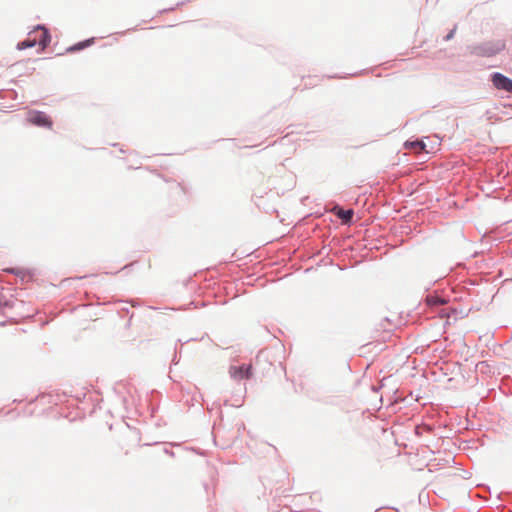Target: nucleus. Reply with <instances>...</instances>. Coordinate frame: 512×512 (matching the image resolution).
<instances>
[{
	"instance_id": "7",
	"label": "nucleus",
	"mask_w": 512,
	"mask_h": 512,
	"mask_svg": "<svg viewBox=\"0 0 512 512\" xmlns=\"http://www.w3.org/2000/svg\"><path fill=\"white\" fill-rule=\"evenodd\" d=\"M93 43V39H88V40H85L83 42H79L73 46H70L66 49V52H69V53H72V52H76V51H79V50H82L88 46H90L91 44Z\"/></svg>"
},
{
	"instance_id": "4",
	"label": "nucleus",
	"mask_w": 512,
	"mask_h": 512,
	"mask_svg": "<svg viewBox=\"0 0 512 512\" xmlns=\"http://www.w3.org/2000/svg\"><path fill=\"white\" fill-rule=\"evenodd\" d=\"M493 85L497 89L505 90L506 92L512 93V80L505 77L500 73H495L492 76Z\"/></svg>"
},
{
	"instance_id": "2",
	"label": "nucleus",
	"mask_w": 512,
	"mask_h": 512,
	"mask_svg": "<svg viewBox=\"0 0 512 512\" xmlns=\"http://www.w3.org/2000/svg\"><path fill=\"white\" fill-rule=\"evenodd\" d=\"M251 365L230 366L229 374L234 380L248 379L251 376Z\"/></svg>"
},
{
	"instance_id": "10",
	"label": "nucleus",
	"mask_w": 512,
	"mask_h": 512,
	"mask_svg": "<svg viewBox=\"0 0 512 512\" xmlns=\"http://www.w3.org/2000/svg\"><path fill=\"white\" fill-rule=\"evenodd\" d=\"M453 37V32L449 33L447 36H446V39L449 40Z\"/></svg>"
},
{
	"instance_id": "9",
	"label": "nucleus",
	"mask_w": 512,
	"mask_h": 512,
	"mask_svg": "<svg viewBox=\"0 0 512 512\" xmlns=\"http://www.w3.org/2000/svg\"><path fill=\"white\" fill-rule=\"evenodd\" d=\"M339 218L344 220L345 222H348L352 219L353 211L352 210H340L337 214Z\"/></svg>"
},
{
	"instance_id": "8",
	"label": "nucleus",
	"mask_w": 512,
	"mask_h": 512,
	"mask_svg": "<svg viewBox=\"0 0 512 512\" xmlns=\"http://www.w3.org/2000/svg\"><path fill=\"white\" fill-rule=\"evenodd\" d=\"M426 303L428 306H438V305H443L446 303V300L437 296V295H429L427 296L426 298Z\"/></svg>"
},
{
	"instance_id": "3",
	"label": "nucleus",
	"mask_w": 512,
	"mask_h": 512,
	"mask_svg": "<svg viewBox=\"0 0 512 512\" xmlns=\"http://www.w3.org/2000/svg\"><path fill=\"white\" fill-rule=\"evenodd\" d=\"M30 35H34L37 38V45L41 47V50H44L51 41L48 30L42 26L35 28Z\"/></svg>"
},
{
	"instance_id": "5",
	"label": "nucleus",
	"mask_w": 512,
	"mask_h": 512,
	"mask_svg": "<svg viewBox=\"0 0 512 512\" xmlns=\"http://www.w3.org/2000/svg\"><path fill=\"white\" fill-rule=\"evenodd\" d=\"M32 35L29 34V37L25 39L24 41H21L17 44L18 50H24L26 48H31L37 45V38L31 37Z\"/></svg>"
},
{
	"instance_id": "6",
	"label": "nucleus",
	"mask_w": 512,
	"mask_h": 512,
	"mask_svg": "<svg viewBox=\"0 0 512 512\" xmlns=\"http://www.w3.org/2000/svg\"><path fill=\"white\" fill-rule=\"evenodd\" d=\"M425 146H426L425 143L420 140L405 143L406 149H411V150H414L415 152L423 151L425 149Z\"/></svg>"
},
{
	"instance_id": "1",
	"label": "nucleus",
	"mask_w": 512,
	"mask_h": 512,
	"mask_svg": "<svg viewBox=\"0 0 512 512\" xmlns=\"http://www.w3.org/2000/svg\"><path fill=\"white\" fill-rule=\"evenodd\" d=\"M28 121L36 126L47 128L52 127V121L50 120V118L44 112L41 111L30 112L28 115Z\"/></svg>"
}]
</instances>
